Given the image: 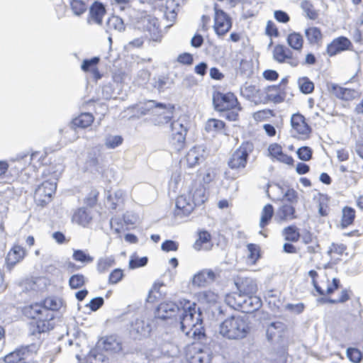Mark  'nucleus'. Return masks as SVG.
Returning a JSON list of instances; mask_svg holds the SVG:
<instances>
[{
  "instance_id": "obj_47",
  "label": "nucleus",
  "mask_w": 363,
  "mask_h": 363,
  "mask_svg": "<svg viewBox=\"0 0 363 363\" xmlns=\"http://www.w3.org/2000/svg\"><path fill=\"white\" fill-rule=\"evenodd\" d=\"M100 58L99 57H93L90 59H85L82 63L81 69L85 72H91L97 67Z\"/></svg>"
},
{
  "instance_id": "obj_11",
  "label": "nucleus",
  "mask_w": 363,
  "mask_h": 363,
  "mask_svg": "<svg viewBox=\"0 0 363 363\" xmlns=\"http://www.w3.org/2000/svg\"><path fill=\"white\" fill-rule=\"evenodd\" d=\"M185 301H180L182 308L174 302L167 301L161 303L157 308L156 317L161 320H166L174 317L177 313H182Z\"/></svg>"
},
{
  "instance_id": "obj_3",
  "label": "nucleus",
  "mask_w": 363,
  "mask_h": 363,
  "mask_svg": "<svg viewBox=\"0 0 363 363\" xmlns=\"http://www.w3.org/2000/svg\"><path fill=\"white\" fill-rule=\"evenodd\" d=\"M250 320L247 315H233L225 319L219 326V333L225 338L240 340L250 332Z\"/></svg>"
},
{
  "instance_id": "obj_10",
  "label": "nucleus",
  "mask_w": 363,
  "mask_h": 363,
  "mask_svg": "<svg viewBox=\"0 0 363 363\" xmlns=\"http://www.w3.org/2000/svg\"><path fill=\"white\" fill-rule=\"evenodd\" d=\"M273 59L279 63H286L292 67H296L299 64V59L294 56L291 50L283 45H277L274 47Z\"/></svg>"
},
{
  "instance_id": "obj_39",
  "label": "nucleus",
  "mask_w": 363,
  "mask_h": 363,
  "mask_svg": "<svg viewBox=\"0 0 363 363\" xmlns=\"http://www.w3.org/2000/svg\"><path fill=\"white\" fill-rule=\"evenodd\" d=\"M285 240L289 242H297L300 238L298 229L295 225H289L284 228L282 231Z\"/></svg>"
},
{
  "instance_id": "obj_51",
  "label": "nucleus",
  "mask_w": 363,
  "mask_h": 363,
  "mask_svg": "<svg viewBox=\"0 0 363 363\" xmlns=\"http://www.w3.org/2000/svg\"><path fill=\"white\" fill-rule=\"evenodd\" d=\"M248 250V259L252 262L255 263L256 261L260 257L259 247L253 243H249L247 245Z\"/></svg>"
},
{
  "instance_id": "obj_59",
  "label": "nucleus",
  "mask_w": 363,
  "mask_h": 363,
  "mask_svg": "<svg viewBox=\"0 0 363 363\" xmlns=\"http://www.w3.org/2000/svg\"><path fill=\"white\" fill-rule=\"evenodd\" d=\"M147 262L148 259L147 257L133 258L129 261V267L133 269L142 267L145 266Z\"/></svg>"
},
{
  "instance_id": "obj_27",
  "label": "nucleus",
  "mask_w": 363,
  "mask_h": 363,
  "mask_svg": "<svg viewBox=\"0 0 363 363\" xmlns=\"http://www.w3.org/2000/svg\"><path fill=\"white\" fill-rule=\"evenodd\" d=\"M125 28L123 19L118 16H111L106 23V32L108 33H121L125 30Z\"/></svg>"
},
{
  "instance_id": "obj_15",
  "label": "nucleus",
  "mask_w": 363,
  "mask_h": 363,
  "mask_svg": "<svg viewBox=\"0 0 363 363\" xmlns=\"http://www.w3.org/2000/svg\"><path fill=\"white\" fill-rule=\"evenodd\" d=\"M352 47V44L347 37L340 36L333 39L327 45L326 52L330 57H333L345 50H351Z\"/></svg>"
},
{
  "instance_id": "obj_55",
  "label": "nucleus",
  "mask_w": 363,
  "mask_h": 363,
  "mask_svg": "<svg viewBox=\"0 0 363 363\" xmlns=\"http://www.w3.org/2000/svg\"><path fill=\"white\" fill-rule=\"evenodd\" d=\"M297 156L302 161H308L312 158V149L308 146L299 147L296 151Z\"/></svg>"
},
{
  "instance_id": "obj_64",
  "label": "nucleus",
  "mask_w": 363,
  "mask_h": 363,
  "mask_svg": "<svg viewBox=\"0 0 363 363\" xmlns=\"http://www.w3.org/2000/svg\"><path fill=\"white\" fill-rule=\"evenodd\" d=\"M284 197L288 201L291 205L298 203V193L294 189H289L284 194Z\"/></svg>"
},
{
  "instance_id": "obj_33",
  "label": "nucleus",
  "mask_w": 363,
  "mask_h": 363,
  "mask_svg": "<svg viewBox=\"0 0 363 363\" xmlns=\"http://www.w3.org/2000/svg\"><path fill=\"white\" fill-rule=\"evenodd\" d=\"M72 220L82 226H86L91 220V217L85 208H79L73 215Z\"/></svg>"
},
{
  "instance_id": "obj_50",
  "label": "nucleus",
  "mask_w": 363,
  "mask_h": 363,
  "mask_svg": "<svg viewBox=\"0 0 363 363\" xmlns=\"http://www.w3.org/2000/svg\"><path fill=\"white\" fill-rule=\"evenodd\" d=\"M72 257L75 261L80 262L84 264L91 263L94 260L93 257L82 250H74Z\"/></svg>"
},
{
  "instance_id": "obj_12",
  "label": "nucleus",
  "mask_w": 363,
  "mask_h": 363,
  "mask_svg": "<svg viewBox=\"0 0 363 363\" xmlns=\"http://www.w3.org/2000/svg\"><path fill=\"white\" fill-rule=\"evenodd\" d=\"M214 29L218 35H223L232 27L230 17L222 9L218 8V4L214 5Z\"/></svg>"
},
{
  "instance_id": "obj_53",
  "label": "nucleus",
  "mask_w": 363,
  "mask_h": 363,
  "mask_svg": "<svg viewBox=\"0 0 363 363\" xmlns=\"http://www.w3.org/2000/svg\"><path fill=\"white\" fill-rule=\"evenodd\" d=\"M9 164L6 161L0 160V183H9L12 179L9 177Z\"/></svg>"
},
{
  "instance_id": "obj_20",
  "label": "nucleus",
  "mask_w": 363,
  "mask_h": 363,
  "mask_svg": "<svg viewBox=\"0 0 363 363\" xmlns=\"http://www.w3.org/2000/svg\"><path fill=\"white\" fill-rule=\"evenodd\" d=\"M238 291L242 294L248 296L257 293V286L254 279L248 277H238L235 281Z\"/></svg>"
},
{
  "instance_id": "obj_35",
  "label": "nucleus",
  "mask_w": 363,
  "mask_h": 363,
  "mask_svg": "<svg viewBox=\"0 0 363 363\" xmlns=\"http://www.w3.org/2000/svg\"><path fill=\"white\" fill-rule=\"evenodd\" d=\"M273 215V206L270 203L266 204L264 206L262 211V215L259 221V227L264 228L266 225H267L269 223Z\"/></svg>"
},
{
  "instance_id": "obj_63",
  "label": "nucleus",
  "mask_w": 363,
  "mask_h": 363,
  "mask_svg": "<svg viewBox=\"0 0 363 363\" xmlns=\"http://www.w3.org/2000/svg\"><path fill=\"white\" fill-rule=\"evenodd\" d=\"M177 62L184 65H191L194 62L193 55L189 52H184L178 55Z\"/></svg>"
},
{
  "instance_id": "obj_30",
  "label": "nucleus",
  "mask_w": 363,
  "mask_h": 363,
  "mask_svg": "<svg viewBox=\"0 0 363 363\" xmlns=\"http://www.w3.org/2000/svg\"><path fill=\"white\" fill-rule=\"evenodd\" d=\"M94 121V116L90 113H82L72 121V126L85 128L89 126Z\"/></svg>"
},
{
  "instance_id": "obj_5",
  "label": "nucleus",
  "mask_w": 363,
  "mask_h": 363,
  "mask_svg": "<svg viewBox=\"0 0 363 363\" xmlns=\"http://www.w3.org/2000/svg\"><path fill=\"white\" fill-rule=\"evenodd\" d=\"M174 110V105L150 100L145 104L144 108H142L141 113L145 115L151 113L157 115V118L155 120V124L160 125L168 123L171 121L173 117Z\"/></svg>"
},
{
  "instance_id": "obj_29",
  "label": "nucleus",
  "mask_w": 363,
  "mask_h": 363,
  "mask_svg": "<svg viewBox=\"0 0 363 363\" xmlns=\"http://www.w3.org/2000/svg\"><path fill=\"white\" fill-rule=\"evenodd\" d=\"M286 328L285 325L280 321L272 322L266 329V336L272 341L276 336H281Z\"/></svg>"
},
{
  "instance_id": "obj_54",
  "label": "nucleus",
  "mask_w": 363,
  "mask_h": 363,
  "mask_svg": "<svg viewBox=\"0 0 363 363\" xmlns=\"http://www.w3.org/2000/svg\"><path fill=\"white\" fill-rule=\"evenodd\" d=\"M346 354L350 361L353 363H359L362 358V354L360 350L354 347L347 348Z\"/></svg>"
},
{
  "instance_id": "obj_48",
  "label": "nucleus",
  "mask_w": 363,
  "mask_h": 363,
  "mask_svg": "<svg viewBox=\"0 0 363 363\" xmlns=\"http://www.w3.org/2000/svg\"><path fill=\"white\" fill-rule=\"evenodd\" d=\"M172 80L169 77H160L154 83V87L159 92H164L166 89L171 87Z\"/></svg>"
},
{
  "instance_id": "obj_52",
  "label": "nucleus",
  "mask_w": 363,
  "mask_h": 363,
  "mask_svg": "<svg viewBox=\"0 0 363 363\" xmlns=\"http://www.w3.org/2000/svg\"><path fill=\"white\" fill-rule=\"evenodd\" d=\"M211 240V235L206 230L201 231L199 233V238L194 244V247L196 250H201L202 245L207 243Z\"/></svg>"
},
{
  "instance_id": "obj_22",
  "label": "nucleus",
  "mask_w": 363,
  "mask_h": 363,
  "mask_svg": "<svg viewBox=\"0 0 363 363\" xmlns=\"http://www.w3.org/2000/svg\"><path fill=\"white\" fill-rule=\"evenodd\" d=\"M25 255L26 251L23 247L20 245H14L8 252L6 257L7 269L11 271L17 263L23 259Z\"/></svg>"
},
{
  "instance_id": "obj_19",
  "label": "nucleus",
  "mask_w": 363,
  "mask_h": 363,
  "mask_svg": "<svg viewBox=\"0 0 363 363\" xmlns=\"http://www.w3.org/2000/svg\"><path fill=\"white\" fill-rule=\"evenodd\" d=\"M194 208V203L190 198L185 195H181L177 197L176 201L174 215L180 218L188 216Z\"/></svg>"
},
{
  "instance_id": "obj_43",
  "label": "nucleus",
  "mask_w": 363,
  "mask_h": 363,
  "mask_svg": "<svg viewBox=\"0 0 363 363\" xmlns=\"http://www.w3.org/2000/svg\"><path fill=\"white\" fill-rule=\"evenodd\" d=\"M301 8L305 12L306 16L311 20H315L318 13L317 11L313 9V6L311 1L304 0L301 3Z\"/></svg>"
},
{
  "instance_id": "obj_7",
  "label": "nucleus",
  "mask_w": 363,
  "mask_h": 363,
  "mask_svg": "<svg viewBox=\"0 0 363 363\" xmlns=\"http://www.w3.org/2000/svg\"><path fill=\"white\" fill-rule=\"evenodd\" d=\"M253 150L250 143H242L230 156L228 166L230 169L244 168L246 166L249 155Z\"/></svg>"
},
{
  "instance_id": "obj_24",
  "label": "nucleus",
  "mask_w": 363,
  "mask_h": 363,
  "mask_svg": "<svg viewBox=\"0 0 363 363\" xmlns=\"http://www.w3.org/2000/svg\"><path fill=\"white\" fill-rule=\"evenodd\" d=\"M205 130L208 133H218L225 135H228L229 132L223 121L210 118L207 121L205 125Z\"/></svg>"
},
{
  "instance_id": "obj_31",
  "label": "nucleus",
  "mask_w": 363,
  "mask_h": 363,
  "mask_svg": "<svg viewBox=\"0 0 363 363\" xmlns=\"http://www.w3.org/2000/svg\"><path fill=\"white\" fill-rule=\"evenodd\" d=\"M305 35L309 44L318 45L323 38L320 28L317 27H309L305 30Z\"/></svg>"
},
{
  "instance_id": "obj_41",
  "label": "nucleus",
  "mask_w": 363,
  "mask_h": 363,
  "mask_svg": "<svg viewBox=\"0 0 363 363\" xmlns=\"http://www.w3.org/2000/svg\"><path fill=\"white\" fill-rule=\"evenodd\" d=\"M298 84L301 93L308 94L313 92L314 84L307 77H300L298 79Z\"/></svg>"
},
{
  "instance_id": "obj_14",
  "label": "nucleus",
  "mask_w": 363,
  "mask_h": 363,
  "mask_svg": "<svg viewBox=\"0 0 363 363\" xmlns=\"http://www.w3.org/2000/svg\"><path fill=\"white\" fill-rule=\"evenodd\" d=\"M151 330L150 323L145 319L137 318L130 323V333L134 339L147 337Z\"/></svg>"
},
{
  "instance_id": "obj_23",
  "label": "nucleus",
  "mask_w": 363,
  "mask_h": 363,
  "mask_svg": "<svg viewBox=\"0 0 363 363\" xmlns=\"http://www.w3.org/2000/svg\"><path fill=\"white\" fill-rule=\"evenodd\" d=\"M295 207L291 204H284L277 211L275 219L278 222L291 220L296 218Z\"/></svg>"
},
{
  "instance_id": "obj_34",
  "label": "nucleus",
  "mask_w": 363,
  "mask_h": 363,
  "mask_svg": "<svg viewBox=\"0 0 363 363\" xmlns=\"http://www.w3.org/2000/svg\"><path fill=\"white\" fill-rule=\"evenodd\" d=\"M99 350L97 347L91 350L87 356L86 363H110L109 359Z\"/></svg>"
},
{
  "instance_id": "obj_13",
  "label": "nucleus",
  "mask_w": 363,
  "mask_h": 363,
  "mask_svg": "<svg viewBox=\"0 0 363 363\" xmlns=\"http://www.w3.org/2000/svg\"><path fill=\"white\" fill-rule=\"evenodd\" d=\"M40 152H33L29 158L28 159V154H20L16 156L15 159H11L10 161L9 169L10 172H13L14 174H18L20 172L23 171L28 164H30L31 161L38 159L39 161L42 155L38 157Z\"/></svg>"
},
{
  "instance_id": "obj_17",
  "label": "nucleus",
  "mask_w": 363,
  "mask_h": 363,
  "mask_svg": "<svg viewBox=\"0 0 363 363\" xmlns=\"http://www.w3.org/2000/svg\"><path fill=\"white\" fill-rule=\"evenodd\" d=\"M96 347L108 352H118L122 350L121 342L115 335L101 337L97 342Z\"/></svg>"
},
{
  "instance_id": "obj_44",
  "label": "nucleus",
  "mask_w": 363,
  "mask_h": 363,
  "mask_svg": "<svg viewBox=\"0 0 363 363\" xmlns=\"http://www.w3.org/2000/svg\"><path fill=\"white\" fill-rule=\"evenodd\" d=\"M123 196L124 193L121 189L115 191L113 197L111 194L108 195L107 201L111 203V208L112 209H116L118 206L123 202Z\"/></svg>"
},
{
  "instance_id": "obj_38",
  "label": "nucleus",
  "mask_w": 363,
  "mask_h": 363,
  "mask_svg": "<svg viewBox=\"0 0 363 363\" xmlns=\"http://www.w3.org/2000/svg\"><path fill=\"white\" fill-rule=\"evenodd\" d=\"M115 263V259L113 256L103 257L98 259L96 269L99 273L106 272Z\"/></svg>"
},
{
  "instance_id": "obj_61",
  "label": "nucleus",
  "mask_w": 363,
  "mask_h": 363,
  "mask_svg": "<svg viewBox=\"0 0 363 363\" xmlns=\"http://www.w3.org/2000/svg\"><path fill=\"white\" fill-rule=\"evenodd\" d=\"M104 303V300L101 296H96L91 299L86 306L89 307L91 311H96Z\"/></svg>"
},
{
  "instance_id": "obj_49",
  "label": "nucleus",
  "mask_w": 363,
  "mask_h": 363,
  "mask_svg": "<svg viewBox=\"0 0 363 363\" xmlns=\"http://www.w3.org/2000/svg\"><path fill=\"white\" fill-rule=\"evenodd\" d=\"M86 282L85 277L82 274H76L71 276L69 279V285L71 289H79L84 285Z\"/></svg>"
},
{
  "instance_id": "obj_36",
  "label": "nucleus",
  "mask_w": 363,
  "mask_h": 363,
  "mask_svg": "<svg viewBox=\"0 0 363 363\" xmlns=\"http://www.w3.org/2000/svg\"><path fill=\"white\" fill-rule=\"evenodd\" d=\"M355 218V211L352 207L345 206L342 209L341 225L343 228L351 225Z\"/></svg>"
},
{
  "instance_id": "obj_1",
  "label": "nucleus",
  "mask_w": 363,
  "mask_h": 363,
  "mask_svg": "<svg viewBox=\"0 0 363 363\" xmlns=\"http://www.w3.org/2000/svg\"><path fill=\"white\" fill-rule=\"evenodd\" d=\"M179 315L180 328L182 333L192 337L199 342L194 343L192 350L194 354L189 357L190 363H210L212 357L210 338L207 337L205 329L202 324V313L196 308L195 303L185 301V304Z\"/></svg>"
},
{
  "instance_id": "obj_37",
  "label": "nucleus",
  "mask_w": 363,
  "mask_h": 363,
  "mask_svg": "<svg viewBox=\"0 0 363 363\" xmlns=\"http://www.w3.org/2000/svg\"><path fill=\"white\" fill-rule=\"evenodd\" d=\"M169 144L175 151H181L186 144V135H184V133H180L177 135H171Z\"/></svg>"
},
{
  "instance_id": "obj_32",
  "label": "nucleus",
  "mask_w": 363,
  "mask_h": 363,
  "mask_svg": "<svg viewBox=\"0 0 363 363\" xmlns=\"http://www.w3.org/2000/svg\"><path fill=\"white\" fill-rule=\"evenodd\" d=\"M288 45L294 50L301 51L303 48V38L299 33L293 32L287 36Z\"/></svg>"
},
{
  "instance_id": "obj_9",
  "label": "nucleus",
  "mask_w": 363,
  "mask_h": 363,
  "mask_svg": "<svg viewBox=\"0 0 363 363\" xmlns=\"http://www.w3.org/2000/svg\"><path fill=\"white\" fill-rule=\"evenodd\" d=\"M38 349L39 345L36 343L21 346L6 354L4 357V361L6 363H17L23 359L28 358L31 354L36 353Z\"/></svg>"
},
{
  "instance_id": "obj_58",
  "label": "nucleus",
  "mask_w": 363,
  "mask_h": 363,
  "mask_svg": "<svg viewBox=\"0 0 363 363\" xmlns=\"http://www.w3.org/2000/svg\"><path fill=\"white\" fill-rule=\"evenodd\" d=\"M359 96V93L353 89L342 88V94H341L340 99L343 101H350Z\"/></svg>"
},
{
  "instance_id": "obj_45",
  "label": "nucleus",
  "mask_w": 363,
  "mask_h": 363,
  "mask_svg": "<svg viewBox=\"0 0 363 363\" xmlns=\"http://www.w3.org/2000/svg\"><path fill=\"white\" fill-rule=\"evenodd\" d=\"M123 138L121 135H108L104 140L105 146L108 149H115L123 143Z\"/></svg>"
},
{
  "instance_id": "obj_56",
  "label": "nucleus",
  "mask_w": 363,
  "mask_h": 363,
  "mask_svg": "<svg viewBox=\"0 0 363 363\" xmlns=\"http://www.w3.org/2000/svg\"><path fill=\"white\" fill-rule=\"evenodd\" d=\"M170 126L172 130V135H177L180 133H184V135H186L187 128L184 126V124L179 120L172 122Z\"/></svg>"
},
{
  "instance_id": "obj_6",
  "label": "nucleus",
  "mask_w": 363,
  "mask_h": 363,
  "mask_svg": "<svg viewBox=\"0 0 363 363\" xmlns=\"http://www.w3.org/2000/svg\"><path fill=\"white\" fill-rule=\"evenodd\" d=\"M136 29L145 32L147 37L149 36L150 40L159 43L161 41L162 35L159 28L158 19L150 15L142 16L135 24Z\"/></svg>"
},
{
  "instance_id": "obj_42",
  "label": "nucleus",
  "mask_w": 363,
  "mask_h": 363,
  "mask_svg": "<svg viewBox=\"0 0 363 363\" xmlns=\"http://www.w3.org/2000/svg\"><path fill=\"white\" fill-rule=\"evenodd\" d=\"M69 4L74 16H80L86 11V5L82 0H69Z\"/></svg>"
},
{
  "instance_id": "obj_60",
  "label": "nucleus",
  "mask_w": 363,
  "mask_h": 363,
  "mask_svg": "<svg viewBox=\"0 0 363 363\" xmlns=\"http://www.w3.org/2000/svg\"><path fill=\"white\" fill-rule=\"evenodd\" d=\"M258 91L255 85H248L241 88V94L249 99L255 97Z\"/></svg>"
},
{
  "instance_id": "obj_26",
  "label": "nucleus",
  "mask_w": 363,
  "mask_h": 363,
  "mask_svg": "<svg viewBox=\"0 0 363 363\" xmlns=\"http://www.w3.org/2000/svg\"><path fill=\"white\" fill-rule=\"evenodd\" d=\"M245 298L246 295L242 294L239 291L233 292L225 296V301L230 308L242 311Z\"/></svg>"
},
{
  "instance_id": "obj_16",
  "label": "nucleus",
  "mask_w": 363,
  "mask_h": 363,
  "mask_svg": "<svg viewBox=\"0 0 363 363\" xmlns=\"http://www.w3.org/2000/svg\"><path fill=\"white\" fill-rule=\"evenodd\" d=\"M207 155L208 153L203 145L194 146L189 150L186 155L187 166L190 168L196 167L203 162Z\"/></svg>"
},
{
  "instance_id": "obj_57",
  "label": "nucleus",
  "mask_w": 363,
  "mask_h": 363,
  "mask_svg": "<svg viewBox=\"0 0 363 363\" xmlns=\"http://www.w3.org/2000/svg\"><path fill=\"white\" fill-rule=\"evenodd\" d=\"M123 272L122 269L117 268L113 269L109 274L108 284H116L122 280L123 278Z\"/></svg>"
},
{
  "instance_id": "obj_62",
  "label": "nucleus",
  "mask_w": 363,
  "mask_h": 363,
  "mask_svg": "<svg viewBox=\"0 0 363 363\" xmlns=\"http://www.w3.org/2000/svg\"><path fill=\"white\" fill-rule=\"evenodd\" d=\"M200 298L208 303H214L217 301L218 296L211 291H205L199 294Z\"/></svg>"
},
{
  "instance_id": "obj_46",
  "label": "nucleus",
  "mask_w": 363,
  "mask_h": 363,
  "mask_svg": "<svg viewBox=\"0 0 363 363\" xmlns=\"http://www.w3.org/2000/svg\"><path fill=\"white\" fill-rule=\"evenodd\" d=\"M206 200V197L205 195V189L203 186H200L197 188L192 194L191 201L194 203V207L196 206L202 205L205 201Z\"/></svg>"
},
{
  "instance_id": "obj_4",
  "label": "nucleus",
  "mask_w": 363,
  "mask_h": 363,
  "mask_svg": "<svg viewBox=\"0 0 363 363\" xmlns=\"http://www.w3.org/2000/svg\"><path fill=\"white\" fill-rule=\"evenodd\" d=\"M213 104L214 109L219 112L222 117L230 121L238 120L241 107L233 93L215 91L213 94Z\"/></svg>"
},
{
  "instance_id": "obj_18",
  "label": "nucleus",
  "mask_w": 363,
  "mask_h": 363,
  "mask_svg": "<svg viewBox=\"0 0 363 363\" xmlns=\"http://www.w3.org/2000/svg\"><path fill=\"white\" fill-rule=\"evenodd\" d=\"M216 278V273L210 269H203L194 275L191 284L194 286L204 287L213 283Z\"/></svg>"
},
{
  "instance_id": "obj_21",
  "label": "nucleus",
  "mask_w": 363,
  "mask_h": 363,
  "mask_svg": "<svg viewBox=\"0 0 363 363\" xmlns=\"http://www.w3.org/2000/svg\"><path fill=\"white\" fill-rule=\"evenodd\" d=\"M291 125L294 131L303 136L308 135L311 131V128L306 122L304 116L300 113L292 115Z\"/></svg>"
},
{
  "instance_id": "obj_8",
  "label": "nucleus",
  "mask_w": 363,
  "mask_h": 363,
  "mask_svg": "<svg viewBox=\"0 0 363 363\" xmlns=\"http://www.w3.org/2000/svg\"><path fill=\"white\" fill-rule=\"evenodd\" d=\"M57 183L55 181L46 180L40 184L35 191L34 199L38 205L44 206L51 200L55 193Z\"/></svg>"
},
{
  "instance_id": "obj_40",
  "label": "nucleus",
  "mask_w": 363,
  "mask_h": 363,
  "mask_svg": "<svg viewBox=\"0 0 363 363\" xmlns=\"http://www.w3.org/2000/svg\"><path fill=\"white\" fill-rule=\"evenodd\" d=\"M38 304L43 306V308L55 313V311H57L61 307L62 301L60 299L55 297H48L42 302L38 303Z\"/></svg>"
},
{
  "instance_id": "obj_25",
  "label": "nucleus",
  "mask_w": 363,
  "mask_h": 363,
  "mask_svg": "<svg viewBox=\"0 0 363 363\" xmlns=\"http://www.w3.org/2000/svg\"><path fill=\"white\" fill-rule=\"evenodd\" d=\"M262 306V301L259 297L253 295L246 296L244 304L242 307V312L250 313L257 311Z\"/></svg>"
},
{
  "instance_id": "obj_28",
  "label": "nucleus",
  "mask_w": 363,
  "mask_h": 363,
  "mask_svg": "<svg viewBox=\"0 0 363 363\" xmlns=\"http://www.w3.org/2000/svg\"><path fill=\"white\" fill-rule=\"evenodd\" d=\"M106 13L104 5L99 1H95L89 9V17L96 23H102L103 16Z\"/></svg>"
},
{
  "instance_id": "obj_2",
  "label": "nucleus",
  "mask_w": 363,
  "mask_h": 363,
  "mask_svg": "<svg viewBox=\"0 0 363 363\" xmlns=\"http://www.w3.org/2000/svg\"><path fill=\"white\" fill-rule=\"evenodd\" d=\"M25 315L33 320L30 323V334L40 335L53 329L55 325V313L43 308L38 303L31 304L24 308Z\"/></svg>"
}]
</instances>
